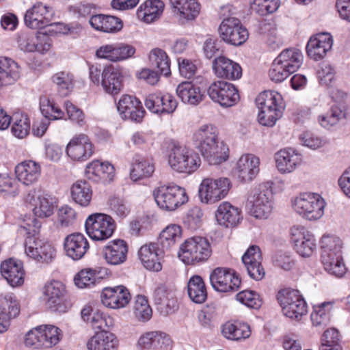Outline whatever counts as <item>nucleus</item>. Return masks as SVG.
<instances>
[{
  "instance_id": "f257e3e1",
  "label": "nucleus",
  "mask_w": 350,
  "mask_h": 350,
  "mask_svg": "<svg viewBox=\"0 0 350 350\" xmlns=\"http://www.w3.org/2000/svg\"><path fill=\"white\" fill-rule=\"evenodd\" d=\"M217 129L212 124L200 126L193 135V142L210 165H219L228 158V148L219 140Z\"/></svg>"
},
{
  "instance_id": "f03ea898",
  "label": "nucleus",
  "mask_w": 350,
  "mask_h": 350,
  "mask_svg": "<svg viewBox=\"0 0 350 350\" xmlns=\"http://www.w3.org/2000/svg\"><path fill=\"white\" fill-rule=\"evenodd\" d=\"M41 224L36 218L29 217L20 226V232L28 235L25 241V254L38 262L50 263L56 254L54 247L48 242L36 238Z\"/></svg>"
},
{
  "instance_id": "7ed1b4c3",
  "label": "nucleus",
  "mask_w": 350,
  "mask_h": 350,
  "mask_svg": "<svg viewBox=\"0 0 350 350\" xmlns=\"http://www.w3.org/2000/svg\"><path fill=\"white\" fill-rule=\"evenodd\" d=\"M55 12L53 8L43 3L37 2L28 9L24 16L27 27L32 29H41L46 27H55L56 33H66L68 29L61 23H53Z\"/></svg>"
},
{
  "instance_id": "20e7f679",
  "label": "nucleus",
  "mask_w": 350,
  "mask_h": 350,
  "mask_svg": "<svg viewBox=\"0 0 350 350\" xmlns=\"http://www.w3.org/2000/svg\"><path fill=\"white\" fill-rule=\"evenodd\" d=\"M211 252V245L206 238L194 237L180 245L178 256L185 264L195 265L206 261Z\"/></svg>"
},
{
  "instance_id": "39448f33",
  "label": "nucleus",
  "mask_w": 350,
  "mask_h": 350,
  "mask_svg": "<svg viewBox=\"0 0 350 350\" xmlns=\"http://www.w3.org/2000/svg\"><path fill=\"white\" fill-rule=\"evenodd\" d=\"M168 163L178 172L191 174L198 170L201 160L193 150L184 146L175 145L170 150Z\"/></svg>"
},
{
  "instance_id": "423d86ee",
  "label": "nucleus",
  "mask_w": 350,
  "mask_h": 350,
  "mask_svg": "<svg viewBox=\"0 0 350 350\" xmlns=\"http://www.w3.org/2000/svg\"><path fill=\"white\" fill-rule=\"evenodd\" d=\"M153 196L157 205L168 211L176 210L188 201L185 189L175 184L158 187L154 190Z\"/></svg>"
},
{
  "instance_id": "0eeeda50",
  "label": "nucleus",
  "mask_w": 350,
  "mask_h": 350,
  "mask_svg": "<svg viewBox=\"0 0 350 350\" xmlns=\"http://www.w3.org/2000/svg\"><path fill=\"white\" fill-rule=\"evenodd\" d=\"M295 211L308 220H317L324 214L325 202L317 193H304L293 203Z\"/></svg>"
},
{
  "instance_id": "6e6552de",
  "label": "nucleus",
  "mask_w": 350,
  "mask_h": 350,
  "mask_svg": "<svg viewBox=\"0 0 350 350\" xmlns=\"http://www.w3.org/2000/svg\"><path fill=\"white\" fill-rule=\"evenodd\" d=\"M85 228L92 239L104 241L112 236L116 229V223L110 215L96 213L88 217Z\"/></svg>"
},
{
  "instance_id": "1a4fd4ad",
  "label": "nucleus",
  "mask_w": 350,
  "mask_h": 350,
  "mask_svg": "<svg viewBox=\"0 0 350 350\" xmlns=\"http://www.w3.org/2000/svg\"><path fill=\"white\" fill-rule=\"evenodd\" d=\"M283 314L290 319H298L307 312V306L299 291L285 288L277 295Z\"/></svg>"
},
{
  "instance_id": "9d476101",
  "label": "nucleus",
  "mask_w": 350,
  "mask_h": 350,
  "mask_svg": "<svg viewBox=\"0 0 350 350\" xmlns=\"http://www.w3.org/2000/svg\"><path fill=\"white\" fill-rule=\"evenodd\" d=\"M66 292L62 282L57 280L47 282L42 289L46 306L55 312H66L70 306L66 300Z\"/></svg>"
},
{
  "instance_id": "9b49d317",
  "label": "nucleus",
  "mask_w": 350,
  "mask_h": 350,
  "mask_svg": "<svg viewBox=\"0 0 350 350\" xmlns=\"http://www.w3.org/2000/svg\"><path fill=\"white\" fill-rule=\"evenodd\" d=\"M246 208L256 218H267L273 209L272 193L267 189L252 191L247 197Z\"/></svg>"
},
{
  "instance_id": "f8f14e48",
  "label": "nucleus",
  "mask_w": 350,
  "mask_h": 350,
  "mask_svg": "<svg viewBox=\"0 0 350 350\" xmlns=\"http://www.w3.org/2000/svg\"><path fill=\"white\" fill-rule=\"evenodd\" d=\"M207 94L213 101L225 107L236 105L240 99L236 87L224 81L213 82L207 89Z\"/></svg>"
},
{
  "instance_id": "ddd939ff",
  "label": "nucleus",
  "mask_w": 350,
  "mask_h": 350,
  "mask_svg": "<svg viewBox=\"0 0 350 350\" xmlns=\"http://www.w3.org/2000/svg\"><path fill=\"white\" fill-rule=\"evenodd\" d=\"M220 38L234 46L243 44L248 38V31L241 21L234 17L224 18L219 27Z\"/></svg>"
},
{
  "instance_id": "4468645a",
  "label": "nucleus",
  "mask_w": 350,
  "mask_h": 350,
  "mask_svg": "<svg viewBox=\"0 0 350 350\" xmlns=\"http://www.w3.org/2000/svg\"><path fill=\"white\" fill-rule=\"evenodd\" d=\"M213 289L219 292L236 291L240 287L241 279L232 269L217 267L209 276Z\"/></svg>"
},
{
  "instance_id": "2eb2a0df",
  "label": "nucleus",
  "mask_w": 350,
  "mask_h": 350,
  "mask_svg": "<svg viewBox=\"0 0 350 350\" xmlns=\"http://www.w3.org/2000/svg\"><path fill=\"white\" fill-rule=\"evenodd\" d=\"M291 241L296 252L302 257H310L317 248L314 236L304 226L291 228Z\"/></svg>"
},
{
  "instance_id": "dca6fc26",
  "label": "nucleus",
  "mask_w": 350,
  "mask_h": 350,
  "mask_svg": "<svg viewBox=\"0 0 350 350\" xmlns=\"http://www.w3.org/2000/svg\"><path fill=\"white\" fill-rule=\"evenodd\" d=\"M131 299L129 290L122 285L114 287H106L100 294L102 304L112 309H120L126 307Z\"/></svg>"
},
{
  "instance_id": "f3484780",
  "label": "nucleus",
  "mask_w": 350,
  "mask_h": 350,
  "mask_svg": "<svg viewBox=\"0 0 350 350\" xmlns=\"http://www.w3.org/2000/svg\"><path fill=\"white\" fill-rule=\"evenodd\" d=\"M172 341L166 333L150 331L142 334L137 342L140 350H170Z\"/></svg>"
},
{
  "instance_id": "a211bd4d",
  "label": "nucleus",
  "mask_w": 350,
  "mask_h": 350,
  "mask_svg": "<svg viewBox=\"0 0 350 350\" xmlns=\"http://www.w3.org/2000/svg\"><path fill=\"white\" fill-rule=\"evenodd\" d=\"M66 153L71 159L86 161L93 154V145L85 134L74 136L66 146Z\"/></svg>"
},
{
  "instance_id": "6ab92c4d",
  "label": "nucleus",
  "mask_w": 350,
  "mask_h": 350,
  "mask_svg": "<svg viewBox=\"0 0 350 350\" xmlns=\"http://www.w3.org/2000/svg\"><path fill=\"white\" fill-rule=\"evenodd\" d=\"M262 260L260 249L257 245L250 246L242 256V262L248 275L256 281L262 280L265 275Z\"/></svg>"
},
{
  "instance_id": "aec40b11",
  "label": "nucleus",
  "mask_w": 350,
  "mask_h": 350,
  "mask_svg": "<svg viewBox=\"0 0 350 350\" xmlns=\"http://www.w3.org/2000/svg\"><path fill=\"white\" fill-rule=\"evenodd\" d=\"M50 38L46 34L38 33H21L18 38V44L21 50L25 52L38 51L44 53L50 49Z\"/></svg>"
},
{
  "instance_id": "412c9836",
  "label": "nucleus",
  "mask_w": 350,
  "mask_h": 350,
  "mask_svg": "<svg viewBox=\"0 0 350 350\" xmlns=\"http://www.w3.org/2000/svg\"><path fill=\"white\" fill-rule=\"evenodd\" d=\"M117 108L124 119L131 120L135 122H141L145 113L140 100L129 95H123L121 97Z\"/></svg>"
},
{
  "instance_id": "4be33fe9",
  "label": "nucleus",
  "mask_w": 350,
  "mask_h": 350,
  "mask_svg": "<svg viewBox=\"0 0 350 350\" xmlns=\"http://www.w3.org/2000/svg\"><path fill=\"white\" fill-rule=\"evenodd\" d=\"M64 248L66 256L74 260L81 259L90 249L86 237L80 232L66 236L64 241Z\"/></svg>"
},
{
  "instance_id": "5701e85b",
  "label": "nucleus",
  "mask_w": 350,
  "mask_h": 350,
  "mask_svg": "<svg viewBox=\"0 0 350 350\" xmlns=\"http://www.w3.org/2000/svg\"><path fill=\"white\" fill-rule=\"evenodd\" d=\"M157 243H150L142 245L138 255L144 267L150 271H159L162 269L160 258L165 251Z\"/></svg>"
},
{
  "instance_id": "b1692460",
  "label": "nucleus",
  "mask_w": 350,
  "mask_h": 350,
  "mask_svg": "<svg viewBox=\"0 0 350 350\" xmlns=\"http://www.w3.org/2000/svg\"><path fill=\"white\" fill-rule=\"evenodd\" d=\"M333 44L332 36L329 33H319L312 36L308 42V55L314 60L322 59Z\"/></svg>"
},
{
  "instance_id": "393cba45",
  "label": "nucleus",
  "mask_w": 350,
  "mask_h": 350,
  "mask_svg": "<svg viewBox=\"0 0 350 350\" xmlns=\"http://www.w3.org/2000/svg\"><path fill=\"white\" fill-rule=\"evenodd\" d=\"M170 3L181 24L193 21L200 14V4L196 0H170Z\"/></svg>"
},
{
  "instance_id": "a878e982",
  "label": "nucleus",
  "mask_w": 350,
  "mask_h": 350,
  "mask_svg": "<svg viewBox=\"0 0 350 350\" xmlns=\"http://www.w3.org/2000/svg\"><path fill=\"white\" fill-rule=\"evenodd\" d=\"M34 190L30 191L26 196L25 202L31 204L34 215L39 218H46L54 213L55 202L53 198L47 195L35 196Z\"/></svg>"
},
{
  "instance_id": "bb28decb",
  "label": "nucleus",
  "mask_w": 350,
  "mask_h": 350,
  "mask_svg": "<svg viewBox=\"0 0 350 350\" xmlns=\"http://www.w3.org/2000/svg\"><path fill=\"white\" fill-rule=\"evenodd\" d=\"M213 70L217 77L228 80H237L242 76L240 65L225 56H219L213 60Z\"/></svg>"
},
{
  "instance_id": "cd10ccee",
  "label": "nucleus",
  "mask_w": 350,
  "mask_h": 350,
  "mask_svg": "<svg viewBox=\"0 0 350 350\" xmlns=\"http://www.w3.org/2000/svg\"><path fill=\"white\" fill-rule=\"evenodd\" d=\"M103 254L107 264L122 265L127 258L128 245L122 239L111 241L103 247Z\"/></svg>"
},
{
  "instance_id": "c85d7f7f",
  "label": "nucleus",
  "mask_w": 350,
  "mask_h": 350,
  "mask_svg": "<svg viewBox=\"0 0 350 350\" xmlns=\"http://www.w3.org/2000/svg\"><path fill=\"white\" fill-rule=\"evenodd\" d=\"M16 178L26 186L36 183L41 176L40 165L32 160H26L18 163L15 167Z\"/></svg>"
},
{
  "instance_id": "c756f323",
  "label": "nucleus",
  "mask_w": 350,
  "mask_h": 350,
  "mask_svg": "<svg viewBox=\"0 0 350 350\" xmlns=\"http://www.w3.org/2000/svg\"><path fill=\"white\" fill-rule=\"evenodd\" d=\"M276 167L282 174L293 172L301 163V155L292 148L282 149L275 154Z\"/></svg>"
},
{
  "instance_id": "7c9ffc66",
  "label": "nucleus",
  "mask_w": 350,
  "mask_h": 350,
  "mask_svg": "<svg viewBox=\"0 0 350 350\" xmlns=\"http://www.w3.org/2000/svg\"><path fill=\"white\" fill-rule=\"evenodd\" d=\"M259 159L253 154L242 155L237 163V174L241 182H249L259 172Z\"/></svg>"
},
{
  "instance_id": "2f4dec72",
  "label": "nucleus",
  "mask_w": 350,
  "mask_h": 350,
  "mask_svg": "<svg viewBox=\"0 0 350 350\" xmlns=\"http://www.w3.org/2000/svg\"><path fill=\"white\" fill-rule=\"evenodd\" d=\"M153 299L157 309L165 314L174 312L178 308L175 292L165 286H159L154 290Z\"/></svg>"
},
{
  "instance_id": "473e14b6",
  "label": "nucleus",
  "mask_w": 350,
  "mask_h": 350,
  "mask_svg": "<svg viewBox=\"0 0 350 350\" xmlns=\"http://www.w3.org/2000/svg\"><path fill=\"white\" fill-rule=\"evenodd\" d=\"M1 273L8 283L14 287L24 282L25 271L21 261L10 258L1 265Z\"/></svg>"
},
{
  "instance_id": "72a5a7b5",
  "label": "nucleus",
  "mask_w": 350,
  "mask_h": 350,
  "mask_svg": "<svg viewBox=\"0 0 350 350\" xmlns=\"http://www.w3.org/2000/svg\"><path fill=\"white\" fill-rule=\"evenodd\" d=\"M114 176V167L108 162L98 160L89 163L85 169V176L94 182H109Z\"/></svg>"
},
{
  "instance_id": "f704fd0d",
  "label": "nucleus",
  "mask_w": 350,
  "mask_h": 350,
  "mask_svg": "<svg viewBox=\"0 0 350 350\" xmlns=\"http://www.w3.org/2000/svg\"><path fill=\"white\" fill-rule=\"evenodd\" d=\"M21 67L14 59L0 57V88L14 84L21 77Z\"/></svg>"
},
{
  "instance_id": "c9c22d12",
  "label": "nucleus",
  "mask_w": 350,
  "mask_h": 350,
  "mask_svg": "<svg viewBox=\"0 0 350 350\" xmlns=\"http://www.w3.org/2000/svg\"><path fill=\"white\" fill-rule=\"evenodd\" d=\"M123 76L112 66L105 67L102 72L101 85L103 90L111 95L118 94L123 85Z\"/></svg>"
},
{
  "instance_id": "e433bc0d",
  "label": "nucleus",
  "mask_w": 350,
  "mask_h": 350,
  "mask_svg": "<svg viewBox=\"0 0 350 350\" xmlns=\"http://www.w3.org/2000/svg\"><path fill=\"white\" fill-rule=\"evenodd\" d=\"M20 308L15 299L11 296L0 298V333L5 332L9 327V321L18 315Z\"/></svg>"
},
{
  "instance_id": "4c0bfd02",
  "label": "nucleus",
  "mask_w": 350,
  "mask_h": 350,
  "mask_svg": "<svg viewBox=\"0 0 350 350\" xmlns=\"http://www.w3.org/2000/svg\"><path fill=\"white\" fill-rule=\"evenodd\" d=\"M89 22L94 29L105 33H115L122 28L121 19L111 15L96 14L91 16Z\"/></svg>"
},
{
  "instance_id": "58836bf2",
  "label": "nucleus",
  "mask_w": 350,
  "mask_h": 350,
  "mask_svg": "<svg viewBox=\"0 0 350 350\" xmlns=\"http://www.w3.org/2000/svg\"><path fill=\"white\" fill-rule=\"evenodd\" d=\"M215 217L218 224L226 227L236 226L241 219V211L228 202L219 205Z\"/></svg>"
},
{
  "instance_id": "ea45409f",
  "label": "nucleus",
  "mask_w": 350,
  "mask_h": 350,
  "mask_svg": "<svg viewBox=\"0 0 350 350\" xmlns=\"http://www.w3.org/2000/svg\"><path fill=\"white\" fill-rule=\"evenodd\" d=\"M86 345L88 350H117L118 340L108 331L98 332L90 338Z\"/></svg>"
},
{
  "instance_id": "a19ab883",
  "label": "nucleus",
  "mask_w": 350,
  "mask_h": 350,
  "mask_svg": "<svg viewBox=\"0 0 350 350\" xmlns=\"http://www.w3.org/2000/svg\"><path fill=\"white\" fill-rule=\"evenodd\" d=\"M176 94L184 103L191 105H198L204 98L200 88L191 81L180 83L176 88Z\"/></svg>"
},
{
  "instance_id": "79ce46f5",
  "label": "nucleus",
  "mask_w": 350,
  "mask_h": 350,
  "mask_svg": "<svg viewBox=\"0 0 350 350\" xmlns=\"http://www.w3.org/2000/svg\"><path fill=\"white\" fill-rule=\"evenodd\" d=\"M321 254V258L327 265L329 263L330 256H341L342 242L334 235H323L320 241Z\"/></svg>"
},
{
  "instance_id": "37998d69",
  "label": "nucleus",
  "mask_w": 350,
  "mask_h": 350,
  "mask_svg": "<svg viewBox=\"0 0 350 350\" xmlns=\"http://www.w3.org/2000/svg\"><path fill=\"white\" fill-rule=\"evenodd\" d=\"M154 172L152 159L137 155L133 159L130 176L133 180L137 181L151 176Z\"/></svg>"
},
{
  "instance_id": "c03bdc74",
  "label": "nucleus",
  "mask_w": 350,
  "mask_h": 350,
  "mask_svg": "<svg viewBox=\"0 0 350 350\" xmlns=\"http://www.w3.org/2000/svg\"><path fill=\"white\" fill-rule=\"evenodd\" d=\"M164 3L160 0L146 1L137 9V16L147 23L159 18L163 12Z\"/></svg>"
},
{
  "instance_id": "a18cd8bd",
  "label": "nucleus",
  "mask_w": 350,
  "mask_h": 350,
  "mask_svg": "<svg viewBox=\"0 0 350 350\" xmlns=\"http://www.w3.org/2000/svg\"><path fill=\"white\" fill-rule=\"evenodd\" d=\"M256 103L259 110L285 108L282 95L275 91L261 92L256 98Z\"/></svg>"
},
{
  "instance_id": "49530a36",
  "label": "nucleus",
  "mask_w": 350,
  "mask_h": 350,
  "mask_svg": "<svg viewBox=\"0 0 350 350\" xmlns=\"http://www.w3.org/2000/svg\"><path fill=\"white\" fill-rule=\"evenodd\" d=\"M72 199L79 205L86 207L90 205L92 190L89 183L85 180H77L70 189Z\"/></svg>"
},
{
  "instance_id": "de8ad7c7",
  "label": "nucleus",
  "mask_w": 350,
  "mask_h": 350,
  "mask_svg": "<svg viewBox=\"0 0 350 350\" xmlns=\"http://www.w3.org/2000/svg\"><path fill=\"white\" fill-rule=\"evenodd\" d=\"M187 293L190 299L194 303L202 304L206 300V287L201 276L194 275L189 278Z\"/></svg>"
},
{
  "instance_id": "09e8293b",
  "label": "nucleus",
  "mask_w": 350,
  "mask_h": 350,
  "mask_svg": "<svg viewBox=\"0 0 350 350\" xmlns=\"http://www.w3.org/2000/svg\"><path fill=\"white\" fill-rule=\"evenodd\" d=\"M275 59L293 73L301 66L303 55L301 51L296 48H288L283 50Z\"/></svg>"
},
{
  "instance_id": "8fccbe9b",
  "label": "nucleus",
  "mask_w": 350,
  "mask_h": 350,
  "mask_svg": "<svg viewBox=\"0 0 350 350\" xmlns=\"http://www.w3.org/2000/svg\"><path fill=\"white\" fill-rule=\"evenodd\" d=\"M151 66L157 69L161 75L168 77L171 74L170 59L167 53L162 49L156 48L149 54Z\"/></svg>"
},
{
  "instance_id": "3c124183",
  "label": "nucleus",
  "mask_w": 350,
  "mask_h": 350,
  "mask_svg": "<svg viewBox=\"0 0 350 350\" xmlns=\"http://www.w3.org/2000/svg\"><path fill=\"white\" fill-rule=\"evenodd\" d=\"M181 235L180 227L176 224L167 226L160 234L158 244L164 251L174 246Z\"/></svg>"
},
{
  "instance_id": "603ef678",
  "label": "nucleus",
  "mask_w": 350,
  "mask_h": 350,
  "mask_svg": "<svg viewBox=\"0 0 350 350\" xmlns=\"http://www.w3.org/2000/svg\"><path fill=\"white\" fill-rule=\"evenodd\" d=\"M213 178H204L199 187V197L202 202L213 204L220 200L219 192L215 189Z\"/></svg>"
},
{
  "instance_id": "864d4df0",
  "label": "nucleus",
  "mask_w": 350,
  "mask_h": 350,
  "mask_svg": "<svg viewBox=\"0 0 350 350\" xmlns=\"http://www.w3.org/2000/svg\"><path fill=\"white\" fill-rule=\"evenodd\" d=\"M39 327L44 348H51L60 341L62 333L59 327L53 325H42Z\"/></svg>"
},
{
  "instance_id": "5fc2aeb1",
  "label": "nucleus",
  "mask_w": 350,
  "mask_h": 350,
  "mask_svg": "<svg viewBox=\"0 0 350 350\" xmlns=\"http://www.w3.org/2000/svg\"><path fill=\"white\" fill-rule=\"evenodd\" d=\"M346 110L344 106L334 105L325 116L319 118V121L323 127L328 128L336 124L340 120L345 118Z\"/></svg>"
},
{
  "instance_id": "6e6d98bb",
  "label": "nucleus",
  "mask_w": 350,
  "mask_h": 350,
  "mask_svg": "<svg viewBox=\"0 0 350 350\" xmlns=\"http://www.w3.org/2000/svg\"><path fill=\"white\" fill-rule=\"evenodd\" d=\"M52 80L57 85V91L62 96H68L74 85L73 75L66 72H59L55 74Z\"/></svg>"
},
{
  "instance_id": "4d7b16f0",
  "label": "nucleus",
  "mask_w": 350,
  "mask_h": 350,
  "mask_svg": "<svg viewBox=\"0 0 350 350\" xmlns=\"http://www.w3.org/2000/svg\"><path fill=\"white\" fill-rule=\"evenodd\" d=\"M30 129V120L26 114L16 113L13 117L12 133L18 138L27 136Z\"/></svg>"
},
{
  "instance_id": "13d9d810",
  "label": "nucleus",
  "mask_w": 350,
  "mask_h": 350,
  "mask_svg": "<svg viewBox=\"0 0 350 350\" xmlns=\"http://www.w3.org/2000/svg\"><path fill=\"white\" fill-rule=\"evenodd\" d=\"M203 212L198 206L190 208L183 220L184 225L191 230L200 228L202 224Z\"/></svg>"
},
{
  "instance_id": "bf43d9fd",
  "label": "nucleus",
  "mask_w": 350,
  "mask_h": 350,
  "mask_svg": "<svg viewBox=\"0 0 350 350\" xmlns=\"http://www.w3.org/2000/svg\"><path fill=\"white\" fill-rule=\"evenodd\" d=\"M108 204L110 210L120 217H125L131 210L129 202L123 197L119 196L110 197Z\"/></svg>"
},
{
  "instance_id": "052dcab7",
  "label": "nucleus",
  "mask_w": 350,
  "mask_h": 350,
  "mask_svg": "<svg viewBox=\"0 0 350 350\" xmlns=\"http://www.w3.org/2000/svg\"><path fill=\"white\" fill-rule=\"evenodd\" d=\"M279 6V0H251L252 9L261 16L274 12Z\"/></svg>"
},
{
  "instance_id": "680f3d73",
  "label": "nucleus",
  "mask_w": 350,
  "mask_h": 350,
  "mask_svg": "<svg viewBox=\"0 0 350 350\" xmlns=\"http://www.w3.org/2000/svg\"><path fill=\"white\" fill-rule=\"evenodd\" d=\"M88 324L94 329L107 331V329L113 325V319L103 312L96 310Z\"/></svg>"
},
{
  "instance_id": "e2e57ef3",
  "label": "nucleus",
  "mask_w": 350,
  "mask_h": 350,
  "mask_svg": "<svg viewBox=\"0 0 350 350\" xmlns=\"http://www.w3.org/2000/svg\"><path fill=\"white\" fill-rule=\"evenodd\" d=\"M74 280L79 288L91 287L97 280L96 271L91 269H83L75 275Z\"/></svg>"
},
{
  "instance_id": "0e129e2a",
  "label": "nucleus",
  "mask_w": 350,
  "mask_h": 350,
  "mask_svg": "<svg viewBox=\"0 0 350 350\" xmlns=\"http://www.w3.org/2000/svg\"><path fill=\"white\" fill-rule=\"evenodd\" d=\"M325 270L331 275L340 278L346 273V267L343 262L342 256H330L327 266L321 259Z\"/></svg>"
},
{
  "instance_id": "69168bd1",
  "label": "nucleus",
  "mask_w": 350,
  "mask_h": 350,
  "mask_svg": "<svg viewBox=\"0 0 350 350\" xmlns=\"http://www.w3.org/2000/svg\"><path fill=\"white\" fill-rule=\"evenodd\" d=\"M329 304L323 303L320 306H316L314 311L311 314V321L313 325L326 326L329 322L330 314L325 307L329 306Z\"/></svg>"
},
{
  "instance_id": "338daca9",
  "label": "nucleus",
  "mask_w": 350,
  "mask_h": 350,
  "mask_svg": "<svg viewBox=\"0 0 350 350\" xmlns=\"http://www.w3.org/2000/svg\"><path fill=\"white\" fill-rule=\"evenodd\" d=\"M284 109H262L259 110L258 115V122L265 126H273L276 121L281 118Z\"/></svg>"
},
{
  "instance_id": "774afa93",
  "label": "nucleus",
  "mask_w": 350,
  "mask_h": 350,
  "mask_svg": "<svg viewBox=\"0 0 350 350\" xmlns=\"http://www.w3.org/2000/svg\"><path fill=\"white\" fill-rule=\"evenodd\" d=\"M236 297L239 302L251 308H258L262 304L259 295L253 291H241Z\"/></svg>"
}]
</instances>
